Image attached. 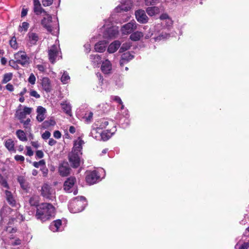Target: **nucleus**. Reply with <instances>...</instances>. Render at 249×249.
Returning a JSON list of instances; mask_svg holds the SVG:
<instances>
[{"instance_id":"36","label":"nucleus","mask_w":249,"mask_h":249,"mask_svg":"<svg viewBox=\"0 0 249 249\" xmlns=\"http://www.w3.org/2000/svg\"><path fill=\"white\" fill-rule=\"evenodd\" d=\"M108 124V121L106 119H102L100 121V124H96L100 129H102L105 128Z\"/></svg>"},{"instance_id":"60","label":"nucleus","mask_w":249,"mask_h":249,"mask_svg":"<svg viewBox=\"0 0 249 249\" xmlns=\"http://www.w3.org/2000/svg\"><path fill=\"white\" fill-rule=\"evenodd\" d=\"M45 115L44 114H37L36 119L38 121L41 122L43 121L45 119Z\"/></svg>"},{"instance_id":"31","label":"nucleus","mask_w":249,"mask_h":249,"mask_svg":"<svg viewBox=\"0 0 249 249\" xmlns=\"http://www.w3.org/2000/svg\"><path fill=\"white\" fill-rule=\"evenodd\" d=\"M61 106L63 111L68 115H71V106L70 104L66 102L62 103Z\"/></svg>"},{"instance_id":"45","label":"nucleus","mask_w":249,"mask_h":249,"mask_svg":"<svg viewBox=\"0 0 249 249\" xmlns=\"http://www.w3.org/2000/svg\"><path fill=\"white\" fill-rule=\"evenodd\" d=\"M21 123H22L24 125V127L26 129H30V123L31 122V120L29 118H28L26 121H24L23 120L20 121Z\"/></svg>"},{"instance_id":"6","label":"nucleus","mask_w":249,"mask_h":249,"mask_svg":"<svg viewBox=\"0 0 249 249\" xmlns=\"http://www.w3.org/2000/svg\"><path fill=\"white\" fill-rule=\"evenodd\" d=\"M82 154L71 151L69 154V160L73 168H77L80 165V156Z\"/></svg>"},{"instance_id":"2","label":"nucleus","mask_w":249,"mask_h":249,"mask_svg":"<svg viewBox=\"0 0 249 249\" xmlns=\"http://www.w3.org/2000/svg\"><path fill=\"white\" fill-rule=\"evenodd\" d=\"M44 17L41 21V24L48 32L56 36L59 32V24L57 20L53 23L52 17L48 13L44 14Z\"/></svg>"},{"instance_id":"15","label":"nucleus","mask_w":249,"mask_h":249,"mask_svg":"<svg viewBox=\"0 0 249 249\" xmlns=\"http://www.w3.org/2000/svg\"><path fill=\"white\" fill-rule=\"evenodd\" d=\"M76 182V178L74 177H71L67 178L64 184V189L68 192L70 193L72 191L71 189L73 187Z\"/></svg>"},{"instance_id":"16","label":"nucleus","mask_w":249,"mask_h":249,"mask_svg":"<svg viewBox=\"0 0 249 249\" xmlns=\"http://www.w3.org/2000/svg\"><path fill=\"white\" fill-rule=\"evenodd\" d=\"M116 126H113L110 130H106L101 132V140L104 141H107L108 140L112 135L116 132Z\"/></svg>"},{"instance_id":"58","label":"nucleus","mask_w":249,"mask_h":249,"mask_svg":"<svg viewBox=\"0 0 249 249\" xmlns=\"http://www.w3.org/2000/svg\"><path fill=\"white\" fill-rule=\"evenodd\" d=\"M15 159L17 161H23L24 160V157L21 155H16L15 156Z\"/></svg>"},{"instance_id":"12","label":"nucleus","mask_w":249,"mask_h":249,"mask_svg":"<svg viewBox=\"0 0 249 249\" xmlns=\"http://www.w3.org/2000/svg\"><path fill=\"white\" fill-rule=\"evenodd\" d=\"M135 17L137 21L141 23H146L148 22V18L143 10H138L135 12Z\"/></svg>"},{"instance_id":"10","label":"nucleus","mask_w":249,"mask_h":249,"mask_svg":"<svg viewBox=\"0 0 249 249\" xmlns=\"http://www.w3.org/2000/svg\"><path fill=\"white\" fill-rule=\"evenodd\" d=\"M119 34V29L118 27L112 26L108 28L105 32L104 36L105 38H115Z\"/></svg>"},{"instance_id":"59","label":"nucleus","mask_w":249,"mask_h":249,"mask_svg":"<svg viewBox=\"0 0 249 249\" xmlns=\"http://www.w3.org/2000/svg\"><path fill=\"white\" fill-rule=\"evenodd\" d=\"M36 155L38 158L41 159L43 157L44 153L41 150H37L36 151Z\"/></svg>"},{"instance_id":"49","label":"nucleus","mask_w":249,"mask_h":249,"mask_svg":"<svg viewBox=\"0 0 249 249\" xmlns=\"http://www.w3.org/2000/svg\"><path fill=\"white\" fill-rule=\"evenodd\" d=\"M124 123H122V119L120 121V123L121 124L122 126L124 128L128 126L129 124V120L128 119L127 117H125V118H124Z\"/></svg>"},{"instance_id":"54","label":"nucleus","mask_w":249,"mask_h":249,"mask_svg":"<svg viewBox=\"0 0 249 249\" xmlns=\"http://www.w3.org/2000/svg\"><path fill=\"white\" fill-rule=\"evenodd\" d=\"M36 67L38 70L41 72H45L46 70V67L43 65H37Z\"/></svg>"},{"instance_id":"39","label":"nucleus","mask_w":249,"mask_h":249,"mask_svg":"<svg viewBox=\"0 0 249 249\" xmlns=\"http://www.w3.org/2000/svg\"><path fill=\"white\" fill-rule=\"evenodd\" d=\"M93 117V113L91 111L87 112L85 113L83 118L85 119V121L89 123L91 122Z\"/></svg>"},{"instance_id":"17","label":"nucleus","mask_w":249,"mask_h":249,"mask_svg":"<svg viewBox=\"0 0 249 249\" xmlns=\"http://www.w3.org/2000/svg\"><path fill=\"white\" fill-rule=\"evenodd\" d=\"M101 69L102 72L105 74H109L112 70V65L110 62L106 59L102 62Z\"/></svg>"},{"instance_id":"19","label":"nucleus","mask_w":249,"mask_h":249,"mask_svg":"<svg viewBox=\"0 0 249 249\" xmlns=\"http://www.w3.org/2000/svg\"><path fill=\"white\" fill-rule=\"evenodd\" d=\"M41 86L42 89L47 92H49L52 89L51 81L48 77H43L41 79Z\"/></svg>"},{"instance_id":"5","label":"nucleus","mask_w":249,"mask_h":249,"mask_svg":"<svg viewBox=\"0 0 249 249\" xmlns=\"http://www.w3.org/2000/svg\"><path fill=\"white\" fill-rule=\"evenodd\" d=\"M14 58L17 63L23 66H25L29 64V58L25 52H18L15 54Z\"/></svg>"},{"instance_id":"51","label":"nucleus","mask_w":249,"mask_h":249,"mask_svg":"<svg viewBox=\"0 0 249 249\" xmlns=\"http://www.w3.org/2000/svg\"><path fill=\"white\" fill-rule=\"evenodd\" d=\"M53 0H42V3L44 6H49L52 4Z\"/></svg>"},{"instance_id":"22","label":"nucleus","mask_w":249,"mask_h":249,"mask_svg":"<svg viewBox=\"0 0 249 249\" xmlns=\"http://www.w3.org/2000/svg\"><path fill=\"white\" fill-rule=\"evenodd\" d=\"M107 42L105 40L99 41L95 45V50L96 52L102 53L106 50Z\"/></svg>"},{"instance_id":"48","label":"nucleus","mask_w":249,"mask_h":249,"mask_svg":"<svg viewBox=\"0 0 249 249\" xmlns=\"http://www.w3.org/2000/svg\"><path fill=\"white\" fill-rule=\"evenodd\" d=\"M28 81L32 85H34L36 83V78L33 73L30 75Z\"/></svg>"},{"instance_id":"63","label":"nucleus","mask_w":249,"mask_h":249,"mask_svg":"<svg viewBox=\"0 0 249 249\" xmlns=\"http://www.w3.org/2000/svg\"><path fill=\"white\" fill-rule=\"evenodd\" d=\"M6 89L8 90H9L10 91H13L14 90V89L13 86L12 84H10V83L8 84L6 86Z\"/></svg>"},{"instance_id":"57","label":"nucleus","mask_w":249,"mask_h":249,"mask_svg":"<svg viewBox=\"0 0 249 249\" xmlns=\"http://www.w3.org/2000/svg\"><path fill=\"white\" fill-rule=\"evenodd\" d=\"M112 99L113 101L119 103V104H122L123 102H122L121 99L119 96H113V97H112Z\"/></svg>"},{"instance_id":"25","label":"nucleus","mask_w":249,"mask_h":249,"mask_svg":"<svg viewBox=\"0 0 249 249\" xmlns=\"http://www.w3.org/2000/svg\"><path fill=\"white\" fill-rule=\"evenodd\" d=\"M18 180L22 189L28 191L29 188V184L24 178L22 176H19L18 178Z\"/></svg>"},{"instance_id":"14","label":"nucleus","mask_w":249,"mask_h":249,"mask_svg":"<svg viewBox=\"0 0 249 249\" xmlns=\"http://www.w3.org/2000/svg\"><path fill=\"white\" fill-rule=\"evenodd\" d=\"M39 39V35L32 31L29 32L27 35V41L31 46L36 45Z\"/></svg>"},{"instance_id":"44","label":"nucleus","mask_w":249,"mask_h":249,"mask_svg":"<svg viewBox=\"0 0 249 249\" xmlns=\"http://www.w3.org/2000/svg\"><path fill=\"white\" fill-rule=\"evenodd\" d=\"M16 117L20 120L21 121L25 119L26 115L23 112V111H17L16 114Z\"/></svg>"},{"instance_id":"62","label":"nucleus","mask_w":249,"mask_h":249,"mask_svg":"<svg viewBox=\"0 0 249 249\" xmlns=\"http://www.w3.org/2000/svg\"><path fill=\"white\" fill-rule=\"evenodd\" d=\"M42 172L43 177H46L48 173V169L44 166L41 169Z\"/></svg>"},{"instance_id":"23","label":"nucleus","mask_w":249,"mask_h":249,"mask_svg":"<svg viewBox=\"0 0 249 249\" xmlns=\"http://www.w3.org/2000/svg\"><path fill=\"white\" fill-rule=\"evenodd\" d=\"M5 194L8 203L12 206H15L16 204V201L12 193L8 190H6Z\"/></svg>"},{"instance_id":"28","label":"nucleus","mask_w":249,"mask_h":249,"mask_svg":"<svg viewBox=\"0 0 249 249\" xmlns=\"http://www.w3.org/2000/svg\"><path fill=\"white\" fill-rule=\"evenodd\" d=\"M101 130L98 126L96 128H93L90 132V136L97 140H101V132L98 130Z\"/></svg>"},{"instance_id":"1","label":"nucleus","mask_w":249,"mask_h":249,"mask_svg":"<svg viewBox=\"0 0 249 249\" xmlns=\"http://www.w3.org/2000/svg\"><path fill=\"white\" fill-rule=\"evenodd\" d=\"M54 209V207L50 203H42L37 207L36 217L37 219L45 221L53 215Z\"/></svg>"},{"instance_id":"37","label":"nucleus","mask_w":249,"mask_h":249,"mask_svg":"<svg viewBox=\"0 0 249 249\" xmlns=\"http://www.w3.org/2000/svg\"><path fill=\"white\" fill-rule=\"evenodd\" d=\"M70 80V77L69 76L68 72L65 71L62 74L61 81L63 84H67L69 82Z\"/></svg>"},{"instance_id":"8","label":"nucleus","mask_w":249,"mask_h":249,"mask_svg":"<svg viewBox=\"0 0 249 249\" xmlns=\"http://www.w3.org/2000/svg\"><path fill=\"white\" fill-rule=\"evenodd\" d=\"M60 48L57 45H53L48 51V55L50 61L54 63L60 53Z\"/></svg>"},{"instance_id":"42","label":"nucleus","mask_w":249,"mask_h":249,"mask_svg":"<svg viewBox=\"0 0 249 249\" xmlns=\"http://www.w3.org/2000/svg\"><path fill=\"white\" fill-rule=\"evenodd\" d=\"M238 247V249H248L249 247V243L245 242L241 245H239V243H237L235 246V249H237Z\"/></svg>"},{"instance_id":"26","label":"nucleus","mask_w":249,"mask_h":249,"mask_svg":"<svg viewBox=\"0 0 249 249\" xmlns=\"http://www.w3.org/2000/svg\"><path fill=\"white\" fill-rule=\"evenodd\" d=\"M146 11L147 14L150 16H153L156 14L160 13V8L157 6L148 7Z\"/></svg>"},{"instance_id":"47","label":"nucleus","mask_w":249,"mask_h":249,"mask_svg":"<svg viewBox=\"0 0 249 249\" xmlns=\"http://www.w3.org/2000/svg\"><path fill=\"white\" fill-rule=\"evenodd\" d=\"M33 165L36 168H38L39 166H45V162L43 160H40L38 162L35 161L33 162Z\"/></svg>"},{"instance_id":"38","label":"nucleus","mask_w":249,"mask_h":249,"mask_svg":"<svg viewBox=\"0 0 249 249\" xmlns=\"http://www.w3.org/2000/svg\"><path fill=\"white\" fill-rule=\"evenodd\" d=\"M13 74L12 73H7L4 74L2 83L6 84L10 81L12 78Z\"/></svg>"},{"instance_id":"52","label":"nucleus","mask_w":249,"mask_h":249,"mask_svg":"<svg viewBox=\"0 0 249 249\" xmlns=\"http://www.w3.org/2000/svg\"><path fill=\"white\" fill-rule=\"evenodd\" d=\"M30 95L31 96L34 97L37 99L40 97V95L36 90H31L30 91Z\"/></svg>"},{"instance_id":"33","label":"nucleus","mask_w":249,"mask_h":249,"mask_svg":"<svg viewBox=\"0 0 249 249\" xmlns=\"http://www.w3.org/2000/svg\"><path fill=\"white\" fill-rule=\"evenodd\" d=\"M34 12L37 15H40L42 13L44 14L47 13L41 7V4L34 5Z\"/></svg>"},{"instance_id":"21","label":"nucleus","mask_w":249,"mask_h":249,"mask_svg":"<svg viewBox=\"0 0 249 249\" xmlns=\"http://www.w3.org/2000/svg\"><path fill=\"white\" fill-rule=\"evenodd\" d=\"M84 141L79 138L74 143L73 147L71 151L82 154L81 150L82 149V145L84 144Z\"/></svg>"},{"instance_id":"56","label":"nucleus","mask_w":249,"mask_h":249,"mask_svg":"<svg viewBox=\"0 0 249 249\" xmlns=\"http://www.w3.org/2000/svg\"><path fill=\"white\" fill-rule=\"evenodd\" d=\"M23 111L25 115H29L31 113L32 108L25 107H24Z\"/></svg>"},{"instance_id":"27","label":"nucleus","mask_w":249,"mask_h":249,"mask_svg":"<svg viewBox=\"0 0 249 249\" xmlns=\"http://www.w3.org/2000/svg\"><path fill=\"white\" fill-rule=\"evenodd\" d=\"M90 59L92 64L95 66H97L101 62V57L99 54L90 55Z\"/></svg>"},{"instance_id":"43","label":"nucleus","mask_w":249,"mask_h":249,"mask_svg":"<svg viewBox=\"0 0 249 249\" xmlns=\"http://www.w3.org/2000/svg\"><path fill=\"white\" fill-rule=\"evenodd\" d=\"M131 46V45L129 42H126L124 43L120 48V52L122 53L128 50L130 48Z\"/></svg>"},{"instance_id":"64","label":"nucleus","mask_w":249,"mask_h":249,"mask_svg":"<svg viewBox=\"0 0 249 249\" xmlns=\"http://www.w3.org/2000/svg\"><path fill=\"white\" fill-rule=\"evenodd\" d=\"M21 244V240L19 238L16 239L14 242L12 243L13 246H17Z\"/></svg>"},{"instance_id":"55","label":"nucleus","mask_w":249,"mask_h":249,"mask_svg":"<svg viewBox=\"0 0 249 249\" xmlns=\"http://www.w3.org/2000/svg\"><path fill=\"white\" fill-rule=\"evenodd\" d=\"M26 148L27 149L26 155L29 156H32L34 154V152L31 149V148L30 146H26Z\"/></svg>"},{"instance_id":"24","label":"nucleus","mask_w":249,"mask_h":249,"mask_svg":"<svg viewBox=\"0 0 249 249\" xmlns=\"http://www.w3.org/2000/svg\"><path fill=\"white\" fill-rule=\"evenodd\" d=\"M120 45V42L118 40H115L109 45L107 51L109 53H113L117 50Z\"/></svg>"},{"instance_id":"34","label":"nucleus","mask_w":249,"mask_h":249,"mask_svg":"<svg viewBox=\"0 0 249 249\" xmlns=\"http://www.w3.org/2000/svg\"><path fill=\"white\" fill-rule=\"evenodd\" d=\"M16 135L18 138L21 141L25 142L27 141V138L25 133L23 130H18L16 131Z\"/></svg>"},{"instance_id":"35","label":"nucleus","mask_w":249,"mask_h":249,"mask_svg":"<svg viewBox=\"0 0 249 249\" xmlns=\"http://www.w3.org/2000/svg\"><path fill=\"white\" fill-rule=\"evenodd\" d=\"M39 202V197L37 196H34L29 199V203L32 206H37Z\"/></svg>"},{"instance_id":"9","label":"nucleus","mask_w":249,"mask_h":249,"mask_svg":"<svg viewBox=\"0 0 249 249\" xmlns=\"http://www.w3.org/2000/svg\"><path fill=\"white\" fill-rule=\"evenodd\" d=\"M132 6L131 0H123L120 5L115 9V12L119 13L123 11H128Z\"/></svg>"},{"instance_id":"18","label":"nucleus","mask_w":249,"mask_h":249,"mask_svg":"<svg viewBox=\"0 0 249 249\" xmlns=\"http://www.w3.org/2000/svg\"><path fill=\"white\" fill-rule=\"evenodd\" d=\"M134 58V55L130 52H126L122 55L120 60V65L123 67L125 64L128 63L130 60Z\"/></svg>"},{"instance_id":"13","label":"nucleus","mask_w":249,"mask_h":249,"mask_svg":"<svg viewBox=\"0 0 249 249\" xmlns=\"http://www.w3.org/2000/svg\"><path fill=\"white\" fill-rule=\"evenodd\" d=\"M99 178L97 171H93L88 174L86 177V181L89 184H93L95 183Z\"/></svg>"},{"instance_id":"7","label":"nucleus","mask_w":249,"mask_h":249,"mask_svg":"<svg viewBox=\"0 0 249 249\" xmlns=\"http://www.w3.org/2000/svg\"><path fill=\"white\" fill-rule=\"evenodd\" d=\"M137 27V24L134 20H133L124 25L122 27L121 30L123 35H128L135 30Z\"/></svg>"},{"instance_id":"32","label":"nucleus","mask_w":249,"mask_h":249,"mask_svg":"<svg viewBox=\"0 0 249 249\" xmlns=\"http://www.w3.org/2000/svg\"><path fill=\"white\" fill-rule=\"evenodd\" d=\"M14 145H15V144H14V141L11 139L7 140L5 142V147L10 151H14L15 152V150L14 149Z\"/></svg>"},{"instance_id":"20","label":"nucleus","mask_w":249,"mask_h":249,"mask_svg":"<svg viewBox=\"0 0 249 249\" xmlns=\"http://www.w3.org/2000/svg\"><path fill=\"white\" fill-rule=\"evenodd\" d=\"M61 220L58 219L52 222L50 225L49 228L53 232L59 231L62 230L61 229Z\"/></svg>"},{"instance_id":"3","label":"nucleus","mask_w":249,"mask_h":249,"mask_svg":"<svg viewBox=\"0 0 249 249\" xmlns=\"http://www.w3.org/2000/svg\"><path fill=\"white\" fill-rule=\"evenodd\" d=\"M87 204L85 197L78 196L71 201L69 205V209L72 213H79L84 209Z\"/></svg>"},{"instance_id":"53","label":"nucleus","mask_w":249,"mask_h":249,"mask_svg":"<svg viewBox=\"0 0 249 249\" xmlns=\"http://www.w3.org/2000/svg\"><path fill=\"white\" fill-rule=\"evenodd\" d=\"M50 132L48 131H45V132L42 134V138L44 140H47L50 138Z\"/></svg>"},{"instance_id":"46","label":"nucleus","mask_w":249,"mask_h":249,"mask_svg":"<svg viewBox=\"0 0 249 249\" xmlns=\"http://www.w3.org/2000/svg\"><path fill=\"white\" fill-rule=\"evenodd\" d=\"M159 0H145L146 5H154L159 2Z\"/></svg>"},{"instance_id":"11","label":"nucleus","mask_w":249,"mask_h":249,"mask_svg":"<svg viewBox=\"0 0 249 249\" xmlns=\"http://www.w3.org/2000/svg\"><path fill=\"white\" fill-rule=\"evenodd\" d=\"M71 168L69 164L67 162L61 163L59 166V173L62 177H66L68 176L71 171Z\"/></svg>"},{"instance_id":"29","label":"nucleus","mask_w":249,"mask_h":249,"mask_svg":"<svg viewBox=\"0 0 249 249\" xmlns=\"http://www.w3.org/2000/svg\"><path fill=\"white\" fill-rule=\"evenodd\" d=\"M11 209L7 206H3L0 211V216L1 218H4L5 216L9 214L11 212Z\"/></svg>"},{"instance_id":"40","label":"nucleus","mask_w":249,"mask_h":249,"mask_svg":"<svg viewBox=\"0 0 249 249\" xmlns=\"http://www.w3.org/2000/svg\"><path fill=\"white\" fill-rule=\"evenodd\" d=\"M29 26V24L27 22H23L22 23V25L19 26L18 31L22 32L23 31L26 32L27 31Z\"/></svg>"},{"instance_id":"30","label":"nucleus","mask_w":249,"mask_h":249,"mask_svg":"<svg viewBox=\"0 0 249 249\" xmlns=\"http://www.w3.org/2000/svg\"><path fill=\"white\" fill-rule=\"evenodd\" d=\"M143 36V34L142 32L139 31H136L133 33L130 36V39L133 41H138Z\"/></svg>"},{"instance_id":"50","label":"nucleus","mask_w":249,"mask_h":249,"mask_svg":"<svg viewBox=\"0 0 249 249\" xmlns=\"http://www.w3.org/2000/svg\"><path fill=\"white\" fill-rule=\"evenodd\" d=\"M46 110L45 108L39 106L37 108V113L38 114H44L45 115Z\"/></svg>"},{"instance_id":"4","label":"nucleus","mask_w":249,"mask_h":249,"mask_svg":"<svg viewBox=\"0 0 249 249\" xmlns=\"http://www.w3.org/2000/svg\"><path fill=\"white\" fill-rule=\"evenodd\" d=\"M41 194L44 197L53 200L55 197V192L50 185L44 184L42 187Z\"/></svg>"},{"instance_id":"61","label":"nucleus","mask_w":249,"mask_h":249,"mask_svg":"<svg viewBox=\"0 0 249 249\" xmlns=\"http://www.w3.org/2000/svg\"><path fill=\"white\" fill-rule=\"evenodd\" d=\"M53 136L55 138L58 139L61 138V134L59 131L56 130L53 133Z\"/></svg>"},{"instance_id":"41","label":"nucleus","mask_w":249,"mask_h":249,"mask_svg":"<svg viewBox=\"0 0 249 249\" xmlns=\"http://www.w3.org/2000/svg\"><path fill=\"white\" fill-rule=\"evenodd\" d=\"M9 44L11 47L14 49H17L18 48V44L15 36H13L12 37L11 39L9 41Z\"/></svg>"}]
</instances>
